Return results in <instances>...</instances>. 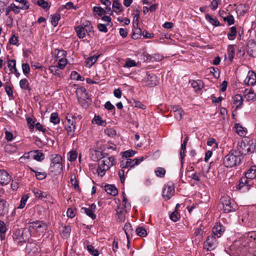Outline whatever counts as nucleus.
Here are the masks:
<instances>
[{
    "instance_id": "nucleus-1",
    "label": "nucleus",
    "mask_w": 256,
    "mask_h": 256,
    "mask_svg": "<svg viewBox=\"0 0 256 256\" xmlns=\"http://www.w3.org/2000/svg\"><path fill=\"white\" fill-rule=\"evenodd\" d=\"M242 160V156L236 150H231L223 158L222 164L227 168H234L239 165Z\"/></svg>"
},
{
    "instance_id": "nucleus-2",
    "label": "nucleus",
    "mask_w": 256,
    "mask_h": 256,
    "mask_svg": "<svg viewBox=\"0 0 256 256\" xmlns=\"http://www.w3.org/2000/svg\"><path fill=\"white\" fill-rule=\"evenodd\" d=\"M237 148L236 150L239 152V154L246 155L250 154L254 151L255 145L252 140H244L238 143Z\"/></svg>"
},
{
    "instance_id": "nucleus-3",
    "label": "nucleus",
    "mask_w": 256,
    "mask_h": 256,
    "mask_svg": "<svg viewBox=\"0 0 256 256\" xmlns=\"http://www.w3.org/2000/svg\"><path fill=\"white\" fill-rule=\"evenodd\" d=\"M50 170L52 172L56 175L59 174L62 170V157L58 154H52L50 156Z\"/></svg>"
},
{
    "instance_id": "nucleus-4",
    "label": "nucleus",
    "mask_w": 256,
    "mask_h": 256,
    "mask_svg": "<svg viewBox=\"0 0 256 256\" xmlns=\"http://www.w3.org/2000/svg\"><path fill=\"white\" fill-rule=\"evenodd\" d=\"M76 116L72 114H68L66 117L65 128L67 130L68 134L72 136H74L76 130Z\"/></svg>"
},
{
    "instance_id": "nucleus-5",
    "label": "nucleus",
    "mask_w": 256,
    "mask_h": 256,
    "mask_svg": "<svg viewBox=\"0 0 256 256\" xmlns=\"http://www.w3.org/2000/svg\"><path fill=\"white\" fill-rule=\"evenodd\" d=\"M220 201L223 205V209L225 212H230L234 211L237 208L236 204L228 196H222L220 198Z\"/></svg>"
},
{
    "instance_id": "nucleus-6",
    "label": "nucleus",
    "mask_w": 256,
    "mask_h": 256,
    "mask_svg": "<svg viewBox=\"0 0 256 256\" xmlns=\"http://www.w3.org/2000/svg\"><path fill=\"white\" fill-rule=\"evenodd\" d=\"M47 228L46 224L42 221H36L29 224V229L32 232L42 233Z\"/></svg>"
},
{
    "instance_id": "nucleus-7",
    "label": "nucleus",
    "mask_w": 256,
    "mask_h": 256,
    "mask_svg": "<svg viewBox=\"0 0 256 256\" xmlns=\"http://www.w3.org/2000/svg\"><path fill=\"white\" fill-rule=\"evenodd\" d=\"M85 28L84 27L82 26H78L76 28V31L78 36L80 38H84L86 36L85 31L88 32V36H92L94 35V32L92 31V26L90 25L88 26V24L85 25Z\"/></svg>"
},
{
    "instance_id": "nucleus-8",
    "label": "nucleus",
    "mask_w": 256,
    "mask_h": 256,
    "mask_svg": "<svg viewBox=\"0 0 256 256\" xmlns=\"http://www.w3.org/2000/svg\"><path fill=\"white\" fill-rule=\"evenodd\" d=\"M253 184L252 180L248 179L246 177L242 178L237 188L242 192L248 191Z\"/></svg>"
},
{
    "instance_id": "nucleus-9",
    "label": "nucleus",
    "mask_w": 256,
    "mask_h": 256,
    "mask_svg": "<svg viewBox=\"0 0 256 256\" xmlns=\"http://www.w3.org/2000/svg\"><path fill=\"white\" fill-rule=\"evenodd\" d=\"M174 193V187L172 184L168 183L162 190V196L166 200H169Z\"/></svg>"
},
{
    "instance_id": "nucleus-10",
    "label": "nucleus",
    "mask_w": 256,
    "mask_h": 256,
    "mask_svg": "<svg viewBox=\"0 0 256 256\" xmlns=\"http://www.w3.org/2000/svg\"><path fill=\"white\" fill-rule=\"evenodd\" d=\"M224 231L222 224L217 223L212 228V238L214 239L220 238Z\"/></svg>"
},
{
    "instance_id": "nucleus-11",
    "label": "nucleus",
    "mask_w": 256,
    "mask_h": 256,
    "mask_svg": "<svg viewBox=\"0 0 256 256\" xmlns=\"http://www.w3.org/2000/svg\"><path fill=\"white\" fill-rule=\"evenodd\" d=\"M10 176L9 174L4 170H0V185L4 186L9 184Z\"/></svg>"
},
{
    "instance_id": "nucleus-12",
    "label": "nucleus",
    "mask_w": 256,
    "mask_h": 256,
    "mask_svg": "<svg viewBox=\"0 0 256 256\" xmlns=\"http://www.w3.org/2000/svg\"><path fill=\"white\" fill-rule=\"evenodd\" d=\"M244 83L248 86H254L256 83V74L253 71L250 70L244 80Z\"/></svg>"
},
{
    "instance_id": "nucleus-13",
    "label": "nucleus",
    "mask_w": 256,
    "mask_h": 256,
    "mask_svg": "<svg viewBox=\"0 0 256 256\" xmlns=\"http://www.w3.org/2000/svg\"><path fill=\"white\" fill-rule=\"evenodd\" d=\"M100 162L104 165L107 169L109 170L112 166L116 164V161L114 156H110L104 158V160Z\"/></svg>"
},
{
    "instance_id": "nucleus-14",
    "label": "nucleus",
    "mask_w": 256,
    "mask_h": 256,
    "mask_svg": "<svg viewBox=\"0 0 256 256\" xmlns=\"http://www.w3.org/2000/svg\"><path fill=\"white\" fill-rule=\"evenodd\" d=\"M243 104L242 96L240 94H236L233 97V108L235 110L240 108Z\"/></svg>"
},
{
    "instance_id": "nucleus-15",
    "label": "nucleus",
    "mask_w": 256,
    "mask_h": 256,
    "mask_svg": "<svg viewBox=\"0 0 256 256\" xmlns=\"http://www.w3.org/2000/svg\"><path fill=\"white\" fill-rule=\"evenodd\" d=\"M172 110L175 118L180 120L182 118V116L184 114V112L182 108L178 106H172Z\"/></svg>"
},
{
    "instance_id": "nucleus-16",
    "label": "nucleus",
    "mask_w": 256,
    "mask_h": 256,
    "mask_svg": "<svg viewBox=\"0 0 256 256\" xmlns=\"http://www.w3.org/2000/svg\"><path fill=\"white\" fill-rule=\"evenodd\" d=\"M76 94L78 99L84 100L88 99V94L86 88L84 87L78 88L76 91Z\"/></svg>"
},
{
    "instance_id": "nucleus-17",
    "label": "nucleus",
    "mask_w": 256,
    "mask_h": 256,
    "mask_svg": "<svg viewBox=\"0 0 256 256\" xmlns=\"http://www.w3.org/2000/svg\"><path fill=\"white\" fill-rule=\"evenodd\" d=\"M71 231L70 227L69 226H62L60 228V234L64 239H66L70 235Z\"/></svg>"
},
{
    "instance_id": "nucleus-18",
    "label": "nucleus",
    "mask_w": 256,
    "mask_h": 256,
    "mask_svg": "<svg viewBox=\"0 0 256 256\" xmlns=\"http://www.w3.org/2000/svg\"><path fill=\"white\" fill-rule=\"evenodd\" d=\"M116 219L120 222H124L126 218L125 214L127 212H124V210L122 206H118L116 210Z\"/></svg>"
},
{
    "instance_id": "nucleus-19",
    "label": "nucleus",
    "mask_w": 256,
    "mask_h": 256,
    "mask_svg": "<svg viewBox=\"0 0 256 256\" xmlns=\"http://www.w3.org/2000/svg\"><path fill=\"white\" fill-rule=\"evenodd\" d=\"M244 98L248 101L254 100L256 99V94L252 88L244 90Z\"/></svg>"
},
{
    "instance_id": "nucleus-20",
    "label": "nucleus",
    "mask_w": 256,
    "mask_h": 256,
    "mask_svg": "<svg viewBox=\"0 0 256 256\" xmlns=\"http://www.w3.org/2000/svg\"><path fill=\"white\" fill-rule=\"evenodd\" d=\"M134 159L126 158L123 160L120 164V167L122 168H132L136 166Z\"/></svg>"
},
{
    "instance_id": "nucleus-21",
    "label": "nucleus",
    "mask_w": 256,
    "mask_h": 256,
    "mask_svg": "<svg viewBox=\"0 0 256 256\" xmlns=\"http://www.w3.org/2000/svg\"><path fill=\"white\" fill-rule=\"evenodd\" d=\"M245 177L252 181L256 178V166H254L250 168L246 173Z\"/></svg>"
},
{
    "instance_id": "nucleus-22",
    "label": "nucleus",
    "mask_w": 256,
    "mask_h": 256,
    "mask_svg": "<svg viewBox=\"0 0 256 256\" xmlns=\"http://www.w3.org/2000/svg\"><path fill=\"white\" fill-rule=\"evenodd\" d=\"M236 132L240 136H245L247 133V130L246 128H243L239 124H236L234 125Z\"/></svg>"
},
{
    "instance_id": "nucleus-23",
    "label": "nucleus",
    "mask_w": 256,
    "mask_h": 256,
    "mask_svg": "<svg viewBox=\"0 0 256 256\" xmlns=\"http://www.w3.org/2000/svg\"><path fill=\"white\" fill-rule=\"evenodd\" d=\"M8 202L4 199L0 198V215H4L8 212Z\"/></svg>"
},
{
    "instance_id": "nucleus-24",
    "label": "nucleus",
    "mask_w": 256,
    "mask_h": 256,
    "mask_svg": "<svg viewBox=\"0 0 256 256\" xmlns=\"http://www.w3.org/2000/svg\"><path fill=\"white\" fill-rule=\"evenodd\" d=\"M32 192H34L36 198L40 199H42L43 198H46L48 196L47 192H42L36 188H34Z\"/></svg>"
},
{
    "instance_id": "nucleus-25",
    "label": "nucleus",
    "mask_w": 256,
    "mask_h": 256,
    "mask_svg": "<svg viewBox=\"0 0 256 256\" xmlns=\"http://www.w3.org/2000/svg\"><path fill=\"white\" fill-rule=\"evenodd\" d=\"M190 83L196 92H198L203 87V83L200 80H192Z\"/></svg>"
},
{
    "instance_id": "nucleus-26",
    "label": "nucleus",
    "mask_w": 256,
    "mask_h": 256,
    "mask_svg": "<svg viewBox=\"0 0 256 256\" xmlns=\"http://www.w3.org/2000/svg\"><path fill=\"white\" fill-rule=\"evenodd\" d=\"M124 229L128 240L129 239L131 238L132 232L133 230L130 224L128 222L126 223L124 226Z\"/></svg>"
},
{
    "instance_id": "nucleus-27",
    "label": "nucleus",
    "mask_w": 256,
    "mask_h": 256,
    "mask_svg": "<svg viewBox=\"0 0 256 256\" xmlns=\"http://www.w3.org/2000/svg\"><path fill=\"white\" fill-rule=\"evenodd\" d=\"M205 18L206 20H207L212 26H218L220 24L219 21L216 18L212 17L209 14H206L205 16Z\"/></svg>"
},
{
    "instance_id": "nucleus-28",
    "label": "nucleus",
    "mask_w": 256,
    "mask_h": 256,
    "mask_svg": "<svg viewBox=\"0 0 256 256\" xmlns=\"http://www.w3.org/2000/svg\"><path fill=\"white\" fill-rule=\"evenodd\" d=\"M106 192L112 196H116L118 194V190L116 188L110 184H108L105 186Z\"/></svg>"
},
{
    "instance_id": "nucleus-29",
    "label": "nucleus",
    "mask_w": 256,
    "mask_h": 256,
    "mask_svg": "<svg viewBox=\"0 0 256 256\" xmlns=\"http://www.w3.org/2000/svg\"><path fill=\"white\" fill-rule=\"evenodd\" d=\"M216 247V244L214 241H204V248L208 251L213 250Z\"/></svg>"
},
{
    "instance_id": "nucleus-30",
    "label": "nucleus",
    "mask_w": 256,
    "mask_h": 256,
    "mask_svg": "<svg viewBox=\"0 0 256 256\" xmlns=\"http://www.w3.org/2000/svg\"><path fill=\"white\" fill-rule=\"evenodd\" d=\"M99 56L100 55H94L88 58L86 61V66L88 68L91 67L96 62Z\"/></svg>"
},
{
    "instance_id": "nucleus-31",
    "label": "nucleus",
    "mask_w": 256,
    "mask_h": 256,
    "mask_svg": "<svg viewBox=\"0 0 256 256\" xmlns=\"http://www.w3.org/2000/svg\"><path fill=\"white\" fill-rule=\"evenodd\" d=\"M32 155L31 151L24 154L19 158V160L22 163H26L32 158Z\"/></svg>"
},
{
    "instance_id": "nucleus-32",
    "label": "nucleus",
    "mask_w": 256,
    "mask_h": 256,
    "mask_svg": "<svg viewBox=\"0 0 256 256\" xmlns=\"http://www.w3.org/2000/svg\"><path fill=\"white\" fill-rule=\"evenodd\" d=\"M247 46L248 52L250 55L253 56L256 55V44L255 42H249Z\"/></svg>"
},
{
    "instance_id": "nucleus-33",
    "label": "nucleus",
    "mask_w": 256,
    "mask_h": 256,
    "mask_svg": "<svg viewBox=\"0 0 256 256\" xmlns=\"http://www.w3.org/2000/svg\"><path fill=\"white\" fill-rule=\"evenodd\" d=\"M235 48L234 45H229L228 47V58L230 62H232L234 55Z\"/></svg>"
},
{
    "instance_id": "nucleus-34",
    "label": "nucleus",
    "mask_w": 256,
    "mask_h": 256,
    "mask_svg": "<svg viewBox=\"0 0 256 256\" xmlns=\"http://www.w3.org/2000/svg\"><path fill=\"white\" fill-rule=\"evenodd\" d=\"M8 66L9 68L10 72L11 74L13 72H16V60H8Z\"/></svg>"
},
{
    "instance_id": "nucleus-35",
    "label": "nucleus",
    "mask_w": 256,
    "mask_h": 256,
    "mask_svg": "<svg viewBox=\"0 0 256 256\" xmlns=\"http://www.w3.org/2000/svg\"><path fill=\"white\" fill-rule=\"evenodd\" d=\"M32 158L41 161L44 158V154L38 151H32Z\"/></svg>"
},
{
    "instance_id": "nucleus-36",
    "label": "nucleus",
    "mask_w": 256,
    "mask_h": 256,
    "mask_svg": "<svg viewBox=\"0 0 256 256\" xmlns=\"http://www.w3.org/2000/svg\"><path fill=\"white\" fill-rule=\"evenodd\" d=\"M108 170V169H107L105 166H104V165L99 162L98 166L96 170L98 176H104Z\"/></svg>"
},
{
    "instance_id": "nucleus-37",
    "label": "nucleus",
    "mask_w": 256,
    "mask_h": 256,
    "mask_svg": "<svg viewBox=\"0 0 256 256\" xmlns=\"http://www.w3.org/2000/svg\"><path fill=\"white\" fill-rule=\"evenodd\" d=\"M92 122L102 126H105L106 124V122L98 116H94V118L92 120Z\"/></svg>"
},
{
    "instance_id": "nucleus-38",
    "label": "nucleus",
    "mask_w": 256,
    "mask_h": 256,
    "mask_svg": "<svg viewBox=\"0 0 256 256\" xmlns=\"http://www.w3.org/2000/svg\"><path fill=\"white\" fill-rule=\"evenodd\" d=\"M60 18V16L59 14L52 15L50 17V22L52 24L54 27L56 26L58 24V22Z\"/></svg>"
},
{
    "instance_id": "nucleus-39",
    "label": "nucleus",
    "mask_w": 256,
    "mask_h": 256,
    "mask_svg": "<svg viewBox=\"0 0 256 256\" xmlns=\"http://www.w3.org/2000/svg\"><path fill=\"white\" fill-rule=\"evenodd\" d=\"M82 210L87 216L91 218L92 220L96 218V215L94 214V212L92 210L88 208H83Z\"/></svg>"
},
{
    "instance_id": "nucleus-40",
    "label": "nucleus",
    "mask_w": 256,
    "mask_h": 256,
    "mask_svg": "<svg viewBox=\"0 0 256 256\" xmlns=\"http://www.w3.org/2000/svg\"><path fill=\"white\" fill-rule=\"evenodd\" d=\"M50 122L54 124H56L60 123V118L58 116V114L56 112H52L50 115Z\"/></svg>"
},
{
    "instance_id": "nucleus-41",
    "label": "nucleus",
    "mask_w": 256,
    "mask_h": 256,
    "mask_svg": "<svg viewBox=\"0 0 256 256\" xmlns=\"http://www.w3.org/2000/svg\"><path fill=\"white\" fill-rule=\"evenodd\" d=\"M29 198V196L28 194H26L22 197L20 201V204L19 206H18V208L22 209L23 208L26 204V202Z\"/></svg>"
},
{
    "instance_id": "nucleus-42",
    "label": "nucleus",
    "mask_w": 256,
    "mask_h": 256,
    "mask_svg": "<svg viewBox=\"0 0 256 256\" xmlns=\"http://www.w3.org/2000/svg\"><path fill=\"white\" fill-rule=\"evenodd\" d=\"M112 7L116 12H118L122 10V5L118 0H114Z\"/></svg>"
},
{
    "instance_id": "nucleus-43",
    "label": "nucleus",
    "mask_w": 256,
    "mask_h": 256,
    "mask_svg": "<svg viewBox=\"0 0 256 256\" xmlns=\"http://www.w3.org/2000/svg\"><path fill=\"white\" fill-rule=\"evenodd\" d=\"M20 86L21 88L30 90L29 83L27 79L24 78L20 80Z\"/></svg>"
},
{
    "instance_id": "nucleus-44",
    "label": "nucleus",
    "mask_w": 256,
    "mask_h": 256,
    "mask_svg": "<svg viewBox=\"0 0 256 256\" xmlns=\"http://www.w3.org/2000/svg\"><path fill=\"white\" fill-rule=\"evenodd\" d=\"M236 34V30L235 26H232L230 28V32L228 34V37L229 40H233L235 38Z\"/></svg>"
},
{
    "instance_id": "nucleus-45",
    "label": "nucleus",
    "mask_w": 256,
    "mask_h": 256,
    "mask_svg": "<svg viewBox=\"0 0 256 256\" xmlns=\"http://www.w3.org/2000/svg\"><path fill=\"white\" fill-rule=\"evenodd\" d=\"M136 66V62L129 58L126 59V63L123 66L124 67L128 68L134 67Z\"/></svg>"
},
{
    "instance_id": "nucleus-46",
    "label": "nucleus",
    "mask_w": 256,
    "mask_h": 256,
    "mask_svg": "<svg viewBox=\"0 0 256 256\" xmlns=\"http://www.w3.org/2000/svg\"><path fill=\"white\" fill-rule=\"evenodd\" d=\"M86 248L90 254L92 255L93 256H98V252L96 249L94 248L92 246L88 245Z\"/></svg>"
},
{
    "instance_id": "nucleus-47",
    "label": "nucleus",
    "mask_w": 256,
    "mask_h": 256,
    "mask_svg": "<svg viewBox=\"0 0 256 256\" xmlns=\"http://www.w3.org/2000/svg\"><path fill=\"white\" fill-rule=\"evenodd\" d=\"M49 70L50 72L54 75L60 76V72L59 68L57 66H52L49 67Z\"/></svg>"
},
{
    "instance_id": "nucleus-48",
    "label": "nucleus",
    "mask_w": 256,
    "mask_h": 256,
    "mask_svg": "<svg viewBox=\"0 0 256 256\" xmlns=\"http://www.w3.org/2000/svg\"><path fill=\"white\" fill-rule=\"evenodd\" d=\"M67 59L66 58H62L58 60V66L60 69L62 70L64 68L67 64Z\"/></svg>"
},
{
    "instance_id": "nucleus-49",
    "label": "nucleus",
    "mask_w": 256,
    "mask_h": 256,
    "mask_svg": "<svg viewBox=\"0 0 256 256\" xmlns=\"http://www.w3.org/2000/svg\"><path fill=\"white\" fill-rule=\"evenodd\" d=\"M154 172L157 176L163 178L165 175L166 170L162 168L159 167L155 170Z\"/></svg>"
},
{
    "instance_id": "nucleus-50",
    "label": "nucleus",
    "mask_w": 256,
    "mask_h": 256,
    "mask_svg": "<svg viewBox=\"0 0 256 256\" xmlns=\"http://www.w3.org/2000/svg\"><path fill=\"white\" fill-rule=\"evenodd\" d=\"M136 234L142 237L146 236L147 235L146 230L142 227H138L136 230Z\"/></svg>"
},
{
    "instance_id": "nucleus-51",
    "label": "nucleus",
    "mask_w": 256,
    "mask_h": 256,
    "mask_svg": "<svg viewBox=\"0 0 256 256\" xmlns=\"http://www.w3.org/2000/svg\"><path fill=\"white\" fill-rule=\"evenodd\" d=\"M20 5L21 9L27 10L29 8V4L26 0H15Z\"/></svg>"
},
{
    "instance_id": "nucleus-52",
    "label": "nucleus",
    "mask_w": 256,
    "mask_h": 256,
    "mask_svg": "<svg viewBox=\"0 0 256 256\" xmlns=\"http://www.w3.org/2000/svg\"><path fill=\"white\" fill-rule=\"evenodd\" d=\"M17 150V148L15 146L12 144H6L5 146V151L10 154L15 152Z\"/></svg>"
},
{
    "instance_id": "nucleus-53",
    "label": "nucleus",
    "mask_w": 256,
    "mask_h": 256,
    "mask_svg": "<svg viewBox=\"0 0 256 256\" xmlns=\"http://www.w3.org/2000/svg\"><path fill=\"white\" fill-rule=\"evenodd\" d=\"M26 250L30 252H32L34 253L38 250V248L36 246L35 244L30 242L26 246Z\"/></svg>"
},
{
    "instance_id": "nucleus-54",
    "label": "nucleus",
    "mask_w": 256,
    "mask_h": 256,
    "mask_svg": "<svg viewBox=\"0 0 256 256\" xmlns=\"http://www.w3.org/2000/svg\"><path fill=\"white\" fill-rule=\"evenodd\" d=\"M70 78L74 80L83 81L84 78L81 76L76 71H72L70 74Z\"/></svg>"
},
{
    "instance_id": "nucleus-55",
    "label": "nucleus",
    "mask_w": 256,
    "mask_h": 256,
    "mask_svg": "<svg viewBox=\"0 0 256 256\" xmlns=\"http://www.w3.org/2000/svg\"><path fill=\"white\" fill-rule=\"evenodd\" d=\"M163 57L162 56L158 54H154L152 55H150V62H160L162 60Z\"/></svg>"
},
{
    "instance_id": "nucleus-56",
    "label": "nucleus",
    "mask_w": 256,
    "mask_h": 256,
    "mask_svg": "<svg viewBox=\"0 0 256 256\" xmlns=\"http://www.w3.org/2000/svg\"><path fill=\"white\" fill-rule=\"evenodd\" d=\"M31 170L34 172L38 180H42L46 178V172H37L31 168Z\"/></svg>"
},
{
    "instance_id": "nucleus-57",
    "label": "nucleus",
    "mask_w": 256,
    "mask_h": 256,
    "mask_svg": "<svg viewBox=\"0 0 256 256\" xmlns=\"http://www.w3.org/2000/svg\"><path fill=\"white\" fill-rule=\"evenodd\" d=\"M186 142H183L181 144V149H180V158H181V163L182 164H183V159L184 158V156H185L184 153L186 150Z\"/></svg>"
},
{
    "instance_id": "nucleus-58",
    "label": "nucleus",
    "mask_w": 256,
    "mask_h": 256,
    "mask_svg": "<svg viewBox=\"0 0 256 256\" xmlns=\"http://www.w3.org/2000/svg\"><path fill=\"white\" fill-rule=\"evenodd\" d=\"M93 10L94 13L100 16L104 14V12H106V10L104 8L100 6H94Z\"/></svg>"
},
{
    "instance_id": "nucleus-59",
    "label": "nucleus",
    "mask_w": 256,
    "mask_h": 256,
    "mask_svg": "<svg viewBox=\"0 0 256 256\" xmlns=\"http://www.w3.org/2000/svg\"><path fill=\"white\" fill-rule=\"evenodd\" d=\"M20 9H21L20 4L16 6L14 4H11L10 5V10H12L16 14L20 12Z\"/></svg>"
},
{
    "instance_id": "nucleus-60",
    "label": "nucleus",
    "mask_w": 256,
    "mask_h": 256,
    "mask_svg": "<svg viewBox=\"0 0 256 256\" xmlns=\"http://www.w3.org/2000/svg\"><path fill=\"white\" fill-rule=\"evenodd\" d=\"M78 153L76 151H71L68 154V160L71 162L76 160Z\"/></svg>"
},
{
    "instance_id": "nucleus-61",
    "label": "nucleus",
    "mask_w": 256,
    "mask_h": 256,
    "mask_svg": "<svg viewBox=\"0 0 256 256\" xmlns=\"http://www.w3.org/2000/svg\"><path fill=\"white\" fill-rule=\"evenodd\" d=\"M170 218L174 222H176L180 218V214L176 210H175L170 215Z\"/></svg>"
},
{
    "instance_id": "nucleus-62",
    "label": "nucleus",
    "mask_w": 256,
    "mask_h": 256,
    "mask_svg": "<svg viewBox=\"0 0 256 256\" xmlns=\"http://www.w3.org/2000/svg\"><path fill=\"white\" fill-rule=\"evenodd\" d=\"M35 4L44 8H46L48 7V2L44 0H38L37 1H35Z\"/></svg>"
},
{
    "instance_id": "nucleus-63",
    "label": "nucleus",
    "mask_w": 256,
    "mask_h": 256,
    "mask_svg": "<svg viewBox=\"0 0 256 256\" xmlns=\"http://www.w3.org/2000/svg\"><path fill=\"white\" fill-rule=\"evenodd\" d=\"M224 22H227L230 26L234 24V18L230 14H229L227 16L224 17Z\"/></svg>"
},
{
    "instance_id": "nucleus-64",
    "label": "nucleus",
    "mask_w": 256,
    "mask_h": 256,
    "mask_svg": "<svg viewBox=\"0 0 256 256\" xmlns=\"http://www.w3.org/2000/svg\"><path fill=\"white\" fill-rule=\"evenodd\" d=\"M139 58L142 61L150 60V55L146 52H143L139 56Z\"/></svg>"
}]
</instances>
